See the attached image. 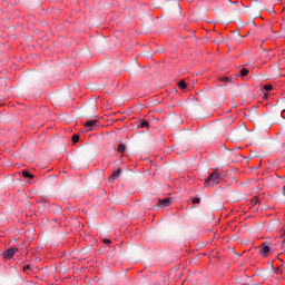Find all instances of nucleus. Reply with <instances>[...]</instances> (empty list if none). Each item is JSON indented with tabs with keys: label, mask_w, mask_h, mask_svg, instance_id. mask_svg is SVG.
<instances>
[{
	"label": "nucleus",
	"mask_w": 285,
	"mask_h": 285,
	"mask_svg": "<svg viewBox=\"0 0 285 285\" xmlns=\"http://www.w3.org/2000/svg\"><path fill=\"white\" fill-rule=\"evenodd\" d=\"M264 90H266L267 92H271V90H273V85H265Z\"/></svg>",
	"instance_id": "obj_15"
},
{
	"label": "nucleus",
	"mask_w": 285,
	"mask_h": 285,
	"mask_svg": "<svg viewBox=\"0 0 285 285\" xmlns=\"http://www.w3.org/2000/svg\"><path fill=\"white\" fill-rule=\"evenodd\" d=\"M248 72H249L248 69H246V68L240 69L242 77H246L248 75Z\"/></svg>",
	"instance_id": "obj_14"
},
{
	"label": "nucleus",
	"mask_w": 285,
	"mask_h": 285,
	"mask_svg": "<svg viewBox=\"0 0 285 285\" xmlns=\"http://www.w3.org/2000/svg\"><path fill=\"white\" fill-rule=\"evenodd\" d=\"M97 124H99V120H88L83 124L86 128V132H90L92 128H97Z\"/></svg>",
	"instance_id": "obj_4"
},
{
	"label": "nucleus",
	"mask_w": 285,
	"mask_h": 285,
	"mask_svg": "<svg viewBox=\"0 0 285 285\" xmlns=\"http://www.w3.org/2000/svg\"><path fill=\"white\" fill-rule=\"evenodd\" d=\"M137 124H138V128H149V124L147 120L141 119Z\"/></svg>",
	"instance_id": "obj_10"
},
{
	"label": "nucleus",
	"mask_w": 285,
	"mask_h": 285,
	"mask_svg": "<svg viewBox=\"0 0 285 285\" xmlns=\"http://www.w3.org/2000/svg\"><path fill=\"white\" fill-rule=\"evenodd\" d=\"M222 181V176L217 171H213L209 177L205 180V187L217 186Z\"/></svg>",
	"instance_id": "obj_1"
},
{
	"label": "nucleus",
	"mask_w": 285,
	"mask_h": 285,
	"mask_svg": "<svg viewBox=\"0 0 285 285\" xmlns=\"http://www.w3.org/2000/svg\"><path fill=\"white\" fill-rule=\"evenodd\" d=\"M229 139L232 141H242V139H244V136L242 135V131L239 130H233L230 134H229Z\"/></svg>",
	"instance_id": "obj_3"
},
{
	"label": "nucleus",
	"mask_w": 285,
	"mask_h": 285,
	"mask_svg": "<svg viewBox=\"0 0 285 285\" xmlns=\"http://www.w3.org/2000/svg\"><path fill=\"white\" fill-rule=\"evenodd\" d=\"M22 177L26 179H33L35 176L32 174H29L28 170H22Z\"/></svg>",
	"instance_id": "obj_11"
},
{
	"label": "nucleus",
	"mask_w": 285,
	"mask_h": 285,
	"mask_svg": "<svg viewBox=\"0 0 285 285\" xmlns=\"http://www.w3.org/2000/svg\"><path fill=\"white\" fill-rule=\"evenodd\" d=\"M95 110H97V104L92 102L88 109H87V112L88 115H95Z\"/></svg>",
	"instance_id": "obj_9"
},
{
	"label": "nucleus",
	"mask_w": 285,
	"mask_h": 285,
	"mask_svg": "<svg viewBox=\"0 0 285 285\" xmlns=\"http://www.w3.org/2000/svg\"><path fill=\"white\" fill-rule=\"evenodd\" d=\"M271 32H273V29L271 28H268L267 31L264 29H258L257 31H248L247 35H244V37H248V35L271 36Z\"/></svg>",
	"instance_id": "obj_2"
},
{
	"label": "nucleus",
	"mask_w": 285,
	"mask_h": 285,
	"mask_svg": "<svg viewBox=\"0 0 285 285\" xmlns=\"http://www.w3.org/2000/svg\"><path fill=\"white\" fill-rule=\"evenodd\" d=\"M118 153H125L126 151V145L120 144L117 149Z\"/></svg>",
	"instance_id": "obj_13"
},
{
	"label": "nucleus",
	"mask_w": 285,
	"mask_h": 285,
	"mask_svg": "<svg viewBox=\"0 0 285 285\" xmlns=\"http://www.w3.org/2000/svg\"><path fill=\"white\" fill-rule=\"evenodd\" d=\"M259 253L261 255H263L264 257H268V253H271V247L268 245H266V243H263L259 246Z\"/></svg>",
	"instance_id": "obj_6"
},
{
	"label": "nucleus",
	"mask_w": 285,
	"mask_h": 285,
	"mask_svg": "<svg viewBox=\"0 0 285 285\" xmlns=\"http://www.w3.org/2000/svg\"><path fill=\"white\" fill-rule=\"evenodd\" d=\"M282 264H284V259H281Z\"/></svg>",
	"instance_id": "obj_22"
},
{
	"label": "nucleus",
	"mask_w": 285,
	"mask_h": 285,
	"mask_svg": "<svg viewBox=\"0 0 285 285\" xmlns=\"http://www.w3.org/2000/svg\"><path fill=\"white\" fill-rule=\"evenodd\" d=\"M191 202H193V204H202V199L200 198H194Z\"/></svg>",
	"instance_id": "obj_18"
},
{
	"label": "nucleus",
	"mask_w": 285,
	"mask_h": 285,
	"mask_svg": "<svg viewBox=\"0 0 285 285\" xmlns=\"http://www.w3.org/2000/svg\"><path fill=\"white\" fill-rule=\"evenodd\" d=\"M220 81H223L225 83H228V81H230V78L224 77V78H220Z\"/></svg>",
	"instance_id": "obj_17"
},
{
	"label": "nucleus",
	"mask_w": 285,
	"mask_h": 285,
	"mask_svg": "<svg viewBox=\"0 0 285 285\" xmlns=\"http://www.w3.org/2000/svg\"><path fill=\"white\" fill-rule=\"evenodd\" d=\"M102 242H104V244H110V239H108V238L104 239Z\"/></svg>",
	"instance_id": "obj_20"
},
{
	"label": "nucleus",
	"mask_w": 285,
	"mask_h": 285,
	"mask_svg": "<svg viewBox=\"0 0 285 285\" xmlns=\"http://www.w3.org/2000/svg\"><path fill=\"white\" fill-rule=\"evenodd\" d=\"M121 175V169H117L112 173V175L109 177V181H115V179H119V176Z\"/></svg>",
	"instance_id": "obj_8"
},
{
	"label": "nucleus",
	"mask_w": 285,
	"mask_h": 285,
	"mask_svg": "<svg viewBox=\"0 0 285 285\" xmlns=\"http://www.w3.org/2000/svg\"><path fill=\"white\" fill-rule=\"evenodd\" d=\"M234 35H239V32L238 31H234Z\"/></svg>",
	"instance_id": "obj_21"
},
{
	"label": "nucleus",
	"mask_w": 285,
	"mask_h": 285,
	"mask_svg": "<svg viewBox=\"0 0 285 285\" xmlns=\"http://www.w3.org/2000/svg\"><path fill=\"white\" fill-rule=\"evenodd\" d=\"M170 204H173L171 198H163V199L158 200L157 207L158 208H166V206H170Z\"/></svg>",
	"instance_id": "obj_5"
},
{
	"label": "nucleus",
	"mask_w": 285,
	"mask_h": 285,
	"mask_svg": "<svg viewBox=\"0 0 285 285\" xmlns=\"http://www.w3.org/2000/svg\"><path fill=\"white\" fill-rule=\"evenodd\" d=\"M22 271H23L24 273H28V271H30V265H24V266L22 267Z\"/></svg>",
	"instance_id": "obj_19"
},
{
	"label": "nucleus",
	"mask_w": 285,
	"mask_h": 285,
	"mask_svg": "<svg viewBox=\"0 0 285 285\" xmlns=\"http://www.w3.org/2000/svg\"><path fill=\"white\" fill-rule=\"evenodd\" d=\"M178 88H180V90H186V88H187L186 81L185 80H180L178 82Z\"/></svg>",
	"instance_id": "obj_12"
},
{
	"label": "nucleus",
	"mask_w": 285,
	"mask_h": 285,
	"mask_svg": "<svg viewBox=\"0 0 285 285\" xmlns=\"http://www.w3.org/2000/svg\"><path fill=\"white\" fill-rule=\"evenodd\" d=\"M79 141V135H73L72 136V142L77 144Z\"/></svg>",
	"instance_id": "obj_16"
},
{
	"label": "nucleus",
	"mask_w": 285,
	"mask_h": 285,
	"mask_svg": "<svg viewBox=\"0 0 285 285\" xmlns=\"http://www.w3.org/2000/svg\"><path fill=\"white\" fill-rule=\"evenodd\" d=\"M19 253V248L17 247H10L9 249H7L6 252V259H12L14 257V254Z\"/></svg>",
	"instance_id": "obj_7"
}]
</instances>
